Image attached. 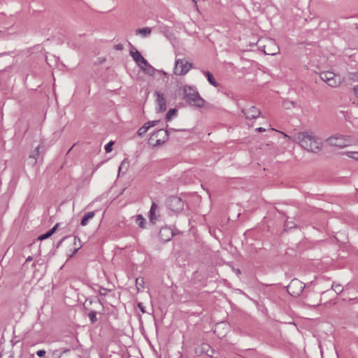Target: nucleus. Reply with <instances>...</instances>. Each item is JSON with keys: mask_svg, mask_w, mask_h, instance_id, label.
I'll return each mask as SVG.
<instances>
[{"mask_svg": "<svg viewBox=\"0 0 358 358\" xmlns=\"http://www.w3.org/2000/svg\"><path fill=\"white\" fill-rule=\"evenodd\" d=\"M294 141L308 152H320L323 148L322 140L313 132L302 131L296 134Z\"/></svg>", "mask_w": 358, "mask_h": 358, "instance_id": "nucleus-1", "label": "nucleus"}, {"mask_svg": "<svg viewBox=\"0 0 358 358\" xmlns=\"http://www.w3.org/2000/svg\"><path fill=\"white\" fill-rule=\"evenodd\" d=\"M183 99L192 106L203 108L205 106L204 99L199 95L195 87L191 86H184Z\"/></svg>", "mask_w": 358, "mask_h": 358, "instance_id": "nucleus-2", "label": "nucleus"}, {"mask_svg": "<svg viewBox=\"0 0 358 358\" xmlns=\"http://www.w3.org/2000/svg\"><path fill=\"white\" fill-rule=\"evenodd\" d=\"M259 47L266 55H275L280 51L275 41L270 38H262L258 41Z\"/></svg>", "mask_w": 358, "mask_h": 358, "instance_id": "nucleus-3", "label": "nucleus"}, {"mask_svg": "<svg viewBox=\"0 0 358 358\" xmlns=\"http://www.w3.org/2000/svg\"><path fill=\"white\" fill-rule=\"evenodd\" d=\"M320 78L331 87H339L343 83L341 77L332 71H324L320 74Z\"/></svg>", "mask_w": 358, "mask_h": 358, "instance_id": "nucleus-4", "label": "nucleus"}, {"mask_svg": "<svg viewBox=\"0 0 358 358\" xmlns=\"http://www.w3.org/2000/svg\"><path fill=\"white\" fill-rule=\"evenodd\" d=\"M192 67L193 64L185 59H178L175 62L173 73L176 76H183L187 74Z\"/></svg>", "mask_w": 358, "mask_h": 358, "instance_id": "nucleus-5", "label": "nucleus"}, {"mask_svg": "<svg viewBox=\"0 0 358 358\" xmlns=\"http://www.w3.org/2000/svg\"><path fill=\"white\" fill-rule=\"evenodd\" d=\"M168 136L166 130L159 129L151 135L148 140V143L152 147L160 145L167 141Z\"/></svg>", "mask_w": 358, "mask_h": 358, "instance_id": "nucleus-6", "label": "nucleus"}, {"mask_svg": "<svg viewBox=\"0 0 358 358\" xmlns=\"http://www.w3.org/2000/svg\"><path fill=\"white\" fill-rule=\"evenodd\" d=\"M325 142L329 146L344 148L349 145L351 143V141L348 137L340 135H335L327 138Z\"/></svg>", "mask_w": 358, "mask_h": 358, "instance_id": "nucleus-7", "label": "nucleus"}, {"mask_svg": "<svg viewBox=\"0 0 358 358\" xmlns=\"http://www.w3.org/2000/svg\"><path fill=\"white\" fill-rule=\"evenodd\" d=\"M305 287L304 284L297 280H292L287 287L288 293L293 296H298L301 294Z\"/></svg>", "mask_w": 358, "mask_h": 358, "instance_id": "nucleus-8", "label": "nucleus"}, {"mask_svg": "<svg viewBox=\"0 0 358 358\" xmlns=\"http://www.w3.org/2000/svg\"><path fill=\"white\" fill-rule=\"evenodd\" d=\"M155 98V110L157 113H163L166 109V99L165 94L160 91H155L154 93Z\"/></svg>", "mask_w": 358, "mask_h": 358, "instance_id": "nucleus-9", "label": "nucleus"}, {"mask_svg": "<svg viewBox=\"0 0 358 358\" xmlns=\"http://www.w3.org/2000/svg\"><path fill=\"white\" fill-rule=\"evenodd\" d=\"M130 54L133 59L136 62L137 65L143 71L145 70V67L148 66V62L143 58L141 54L136 50H131Z\"/></svg>", "mask_w": 358, "mask_h": 358, "instance_id": "nucleus-10", "label": "nucleus"}, {"mask_svg": "<svg viewBox=\"0 0 358 358\" xmlns=\"http://www.w3.org/2000/svg\"><path fill=\"white\" fill-rule=\"evenodd\" d=\"M242 112L248 120L256 119L261 114L259 109L255 106L247 107L243 109Z\"/></svg>", "mask_w": 358, "mask_h": 358, "instance_id": "nucleus-11", "label": "nucleus"}, {"mask_svg": "<svg viewBox=\"0 0 358 358\" xmlns=\"http://www.w3.org/2000/svg\"><path fill=\"white\" fill-rule=\"evenodd\" d=\"M228 331L227 325L224 323H218L215 325L214 333L216 334L219 337H224Z\"/></svg>", "mask_w": 358, "mask_h": 358, "instance_id": "nucleus-12", "label": "nucleus"}, {"mask_svg": "<svg viewBox=\"0 0 358 358\" xmlns=\"http://www.w3.org/2000/svg\"><path fill=\"white\" fill-rule=\"evenodd\" d=\"M159 123V120H153V121H149L146 122L143 127H141L138 131V134L140 136H143L146 134V132L150 129L151 127H153L156 126L157 124Z\"/></svg>", "mask_w": 358, "mask_h": 358, "instance_id": "nucleus-13", "label": "nucleus"}, {"mask_svg": "<svg viewBox=\"0 0 358 358\" xmlns=\"http://www.w3.org/2000/svg\"><path fill=\"white\" fill-rule=\"evenodd\" d=\"M159 237L162 241H168L173 237V232L168 227H163L159 231Z\"/></svg>", "mask_w": 358, "mask_h": 358, "instance_id": "nucleus-14", "label": "nucleus"}, {"mask_svg": "<svg viewBox=\"0 0 358 358\" xmlns=\"http://www.w3.org/2000/svg\"><path fill=\"white\" fill-rule=\"evenodd\" d=\"M169 206L172 210H178L182 207V201L178 197H173L170 199Z\"/></svg>", "mask_w": 358, "mask_h": 358, "instance_id": "nucleus-15", "label": "nucleus"}, {"mask_svg": "<svg viewBox=\"0 0 358 358\" xmlns=\"http://www.w3.org/2000/svg\"><path fill=\"white\" fill-rule=\"evenodd\" d=\"M210 345L207 343H202L200 346L196 348L195 352L197 355H201L203 353H207L210 350Z\"/></svg>", "mask_w": 358, "mask_h": 358, "instance_id": "nucleus-16", "label": "nucleus"}, {"mask_svg": "<svg viewBox=\"0 0 358 358\" xmlns=\"http://www.w3.org/2000/svg\"><path fill=\"white\" fill-rule=\"evenodd\" d=\"M157 209V206L156 205V203H152L150 210V221L152 223H155V222L157 220V217L155 216V212H156Z\"/></svg>", "mask_w": 358, "mask_h": 358, "instance_id": "nucleus-17", "label": "nucleus"}, {"mask_svg": "<svg viewBox=\"0 0 358 358\" xmlns=\"http://www.w3.org/2000/svg\"><path fill=\"white\" fill-rule=\"evenodd\" d=\"M95 214L94 212H88L83 217L80 224L82 226H86L88 224V221L94 217Z\"/></svg>", "mask_w": 358, "mask_h": 358, "instance_id": "nucleus-18", "label": "nucleus"}, {"mask_svg": "<svg viewBox=\"0 0 358 358\" xmlns=\"http://www.w3.org/2000/svg\"><path fill=\"white\" fill-rule=\"evenodd\" d=\"M151 33V29L149 27H144L142 29H138L136 30V34L137 35H141V36H147L150 35Z\"/></svg>", "mask_w": 358, "mask_h": 358, "instance_id": "nucleus-19", "label": "nucleus"}, {"mask_svg": "<svg viewBox=\"0 0 358 358\" xmlns=\"http://www.w3.org/2000/svg\"><path fill=\"white\" fill-rule=\"evenodd\" d=\"M70 244L75 245L73 247V250L69 251V252H68V255L69 257H73L76 254V252L78 251V250L80 248V247L77 246V245H76V237L73 238L70 241Z\"/></svg>", "mask_w": 358, "mask_h": 358, "instance_id": "nucleus-20", "label": "nucleus"}, {"mask_svg": "<svg viewBox=\"0 0 358 358\" xmlns=\"http://www.w3.org/2000/svg\"><path fill=\"white\" fill-rule=\"evenodd\" d=\"M129 166V162L127 159H124L121 165L119 167V173L120 172H126Z\"/></svg>", "mask_w": 358, "mask_h": 358, "instance_id": "nucleus-21", "label": "nucleus"}, {"mask_svg": "<svg viewBox=\"0 0 358 358\" xmlns=\"http://www.w3.org/2000/svg\"><path fill=\"white\" fill-rule=\"evenodd\" d=\"M58 224H56L52 229H51L49 231H48L47 233H45V234H43L41 236H39L38 239L42 241V240H44V239H46L48 238H49L51 235H52L57 227Z\"/></svg>", "mask_w": 358, "mask_h": 358, "instance_id": "nucleus-22", "label": "nucleus"}, {"mask_svg": "<svg viewBox=\"0 0 358 358\" xmlns=\"http://www.w3.org/2000/svg\"><path fill=\"white\" fill-rule=\"evenodd\" d=\"M205 76H206L208 82L213 86L215 87H217V83L216 82V80H215V78H213V76L208 71L207 72H205Z\"/></svg>", "mask_w": 358, "mask_h": 358, "instance_id": "nucleus-23", "label": "nucleus"}, {"mask_svg": "<svg viewBox=\"0 0 358 358\" xmlns=\"http://www.w3.org/2000/svg\"><path fill=\"white\" fill-rule=\"evenodd\" d=\"M348 157L358 161V152L357 151H348L344 153Z\"/></svg>", "mask_w": 358, "mask_h": 358, "instance_id": "nucleus-24", "label": "nucleus"}, {"mask_svg": "<svg viewBox=\"0 0 358 358\" xmlns=\"http://www.w3.org/2000/svg\"><path fill=\"white\" fill-rule=\"evenodd\" d=\"M136 222L141 228H144L145 218L141 215H137Z\"/></svg>", "mask_w": 358, "mask_h": 358, "instance_id": "nucleus-25", "label": "nucleus"}, {"mask_svg": "<svg viewBox=\"0 0 358 358\" xmlns=\"http://www.w3.org/2000/svg\"><path fill=\"white\" fill-rule=\"evenodd\" d=\"M177 113V110L176 109H170L168 113H166V120L167 121H169L171 120V118L175 116Z\"/></svg>", "mask_w": 358, "mask_h": 358, "instance_id": "nucleus-26", "label": "nucleus"}, {"mask_svg": "<svg viewBox=\"0 0 358 358\" xmlns=\"http://www.w3.org/2000/svg\"><path fill=\"white\" fill-rule=\"evenodd\" d=\"M43 148V145H39L36 148V150H34L31 155H30L31 158H33L34 160L36 159V158L39 156L40 152L39 150ZM36 161H34V163Z\"/></svg>", "mask_w": 358, "mask_h": 358, "instance_id": "nucleus-27", "label": "nucleus"}, {"mask_svg": "<svg viewBox=\"0 0 358 358\" xmlns=\"http://www.w3.org/2000/svg\"><path fill=\"white\" fill-rule=\"evenodd\" d=\"M136 285L138 290L143 288L144 280L143 278H137L136 279Z\"/></svg>", "mask_w": 358, "mask_h": 358, "instance_id": "nucleus-28", "label": "nucleus"}, {"mask_svg": "<svg viewBox=\"0 0 358 358\" xmlns=\"http://www.w3.org/2000/svg\"><path fill=\"white\" fill-rule=\"evenodd\" d=\"M332 289L336 293L339 294L343 292V287L339 284H336L332 285Z\"/></svg>", "mask_w": 358, "mask_h": 358, "instance_id": "nucleus-29", "label": "nucleus"}, {"mask_svg": "<svg viewBox=\"0 0 358 358\" xmlns=\"http://www.w3.org/2000/svg\"><path fill=\"white\" fill-rule=\"evenodd\" d=\"M88 316L92 323H94L97 320L95 311L90 312Z\"/></svg>", "mask_w": 358, "mask_h": 358, "instance_id": "nucleus-30", "label": "nucleus"}, {"mask_svg": "<svg viewBox=\"0 0 358 358\" xmlns=\"http://www.w3.org/2000/svg\"><path fill=\"white\" fill-rule=\"evenodd\" d=\"M113 145V141H110L109 143H108L106 146H105V150L106 151V152H110L113 150L112 147Z\"/></svg>", "mask_w": 358, "mask_h": 358, "instance_id": "nucleus-31", "label": "nucleus"}, {"mask_svg": "<svg viewBox=\"0 0 358 358\" xmlns=\"http://www.w3.org/2000/svg\"><path fill=\"white\" fill-rule=\"evenodd\" d=\"M45 350H39L36 352V355L40 357H43L45 355Z\"/></svg>", "mask_w": 358, "mask_h": 358, "instance_id": "nucleus-32", "label": "nucleus"}, {"mask_svg": "<svg viewBox=\"0 0 358 358\" xmlns=\"http://www.w3.org/2000/svg\"><path fill=\"white\" fill-rule=\"evenodd\" d=\"M138 307L140 308L141 311L143 313H145V306L143 305V303H138Z\"/></svg>", "mask_w": 358, "mask_h": 358, "instance_id": "nucleus-33", "label": "nucleus"}, {"mask_svg": "<svg viewBox=\"0 0 358 358\" xmlns=\"http://www.w3.org/2000/svg\"><path fill=\"white\" fill-rule=\"evenodd\" d=\"M255 131H257L258 132H264L266 131V129H264L263 127H258V128L255 129Z\"/></svg>", "mask_w": 358, "mask_h": 358, "instance_id": "nucleus-34", "label": "nucleus"}, {"mask_svg": "<svg viewBox=\"0 0 358 358\" xmlns=\"http://www.w3.org/2000/svg\"><path fill=\"white\" fill-rule=\"evenodd\" d=\"M280 134H282V135L284 136V138H285L287 140H289L290 139V136L287 135L286 134L282 132V131H280Z\"/></svg>", "mask_w": 358, "mask_h": 358, "instance_id": "nucleus-35", "label": "nucleus"}, {"mask_svg": "<svg viewBox=\"0 0 358 358\" xmlns=\"http://www.w3.org/2000/svg\"><path fill=\"white\" fill-rule=\"evenodd\" d=\"M355 94L358 99V85L354 88Z\"/></svg>", "mask_w": 358, "mask_h": 358, "instance_id": "nucleus-36", "label": "nucleus"}, {"mask_svg": "<svg viewBox=\"0 0 358 358\" xmlns=\"http://www.w3.org/2000/svg\"><path fill=\"white\" fill-rule=\"evenodd\" d=\"M30 259H31V258H30V257H29V258H27V261H29V260H30Z\"/></svg>", "mask_w": 358, "mask_h": 358, "instance_id": "nucleus-37", "label": "nucleus"}, {"mask_svg": "<svg viewBox=\"0 0 358 358\" xmlns=\"http://www.w3.org/2000/svg\"><path fill=\"white\" fill-rule=\"evenodd\" d=\"M310 306H315L316 304H310Z\"/></svg>", "mask_w": 358, "mask_h": 358, "instance_id": "nucleus-38", "label": "nucleus"}, {"mask_svg": "<svg viewBox=\"0 0 358 358\" xmlns=\"http://www.w3.org/2000/svg\"><path fill=\"white\" fill-rule=\"evenodd\" d=\"M357 28H358V25H357Z\"/></svg>", "mask_w": 358, "mask_h": 358, "instance_id": "nucleus-39", "label": "nucleus"}, {"mask_svg": "<svg viewBox=\"0 0 358 358\" xmlns=\"http://www.w3.org/2000/svg\"><path fill=\"white\" fill-rule=\"evenodd\" d=\"M11 358V357H10Z\"/></svg>", "mask_w": 358, "mask_h": 358, "instance_id": "nucleus-40", "label": "nucleus"}]
</instances>
